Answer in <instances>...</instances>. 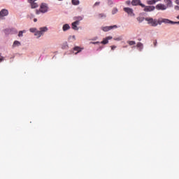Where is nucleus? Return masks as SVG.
I'll use <instances>...</instances> for the list:
<instances>
[{
    "label": "nucleus",
    "mask_w": 179,
    "mask_h": 179,
    "mask_svg": "<svg viewBox=\"0 0 179 179\" xmlns=\"http://www.w3.org/2000/svg\"><path fill=\"white\" fill-rule=\"evenodd\" d=\"M145 20L148 22V24H150L152 27H156L158 24L162 23H166L164 20H167V18H161L159 20L153 19L152 17H145Z\"/></svg>",
    "instance_id": "nucleus-1"
},
{
    "label": "nucleus",
    "mask_w": 179,
    "mask_h": 179,
    "mask_svg": "<svg viewBox=\"0 0 179 179\" xmlns=\"http://www.w3.org/2000/svg\"><path fill=\"white\" fill-rule=\"evenodd\" d=\"M48 12V4L42 3L40 6L39 10H36V13L40 15V13H47Z\"/></svg>",
    "instance_id": "nucleus-2"
},
{
    "label": "nucleus",
    "mask_w": 179,
    "mask_h": 179,
    "mask_svg": "<svg viewBox=\"0 0 179 179\" xmlns=\"http://www.w3.org/2000/svg\"><path fill=\"white\" fill-rule=\"evenodd\" d=\"M40 31H36L34 34V36H36L38 38H40L41 36H43L45 31H48V28L47 27H41Z\"/></svg>",
    "instance_id": "nucleus-3"
},
{
    "label": "nucleus",
    "mask_w": 179,
    "mask_h": 179,
    "mask_svg": "<svg viewBox=\"0 0 179 179\" xmlns=\"http://www.w3.org/2000/svg\"><path fill=\"white\" fill-rule=\"evenodd\" d=\"M8 15H9V11L7 9H2L0 11V20H2L4 16H8Z\"/></svg>",
    "instance_id": "nucleus-4"
},
{
    "label": "nucleus",
    "mask_w": 179,
    "mask_h": 179,
    "mask_svg": "<svg viewBox=\"0 0 179 179\" xmlns=\"http://www.w3.org/2000/svg\"><path fill=\"white\" fill-rule=\"evenodd\" d=\"M131 5L133 6H138L139 5L141 8H145V4L141 3V0H132Z\"/></svg>",
    "instance_id": "nucleus-5"
},
{
    "label": "nucleus",
    "mask_w": 179,
    "mask_h": 179,
    "mask_svg": "<svg viewBox=\"0 0 179 179\" xmlns=\"http://www.w3.org/2000/svg\"><path fill=\"white\" fill-rule=\"evenodd\" d=\"M143 10L144 12H153V10H155V9H156V7L153 6H145Z\"/></svg>",
    "instance_id": "nucleus-6"
},
{
    "label": "nucleus",
    "mask_w": 179,
    "mask_h": 179,
    "mask_svg": "<svg viewBox=\"0 0 179 179\" xmlns=\"http://www.w3.org/2000/svg\"><path fill=\"white\" fill-rule=\"evenodd\" d=\"M155 8L157 10H166L167 9V6L163 3L157 4Z\"/></svg>",
    "instance_id": "nucleus-7"
},
{
    "label": "nucleus",
    "mask_w": 179,
    "mask_h": 179,
    "mask_svg": "<svg viewBox=\"0 0 179 179\" xmlns=\"http://www.w3.org/2000/svg\"><path fill=\"white\" fill-rule=\"evenodd\" d=\"M123 10L126 12V13H127L130 16H135V14H134V10H132V8L126 7L124 8Z\"/></svg>",
    "instance_id": "nucleus-8"
},
{
    "label": "nucleus",
    "mask_w": 179,
    "mask_h": 179,
    "mask_svg": "<svg viewBox=\"0 0 179 179\" xmlns=\"http://www.w3.org/2000/svg\"><path fill=\"white\" fill-rule=\"evenodd\" d=\"M118 27L117 25L109 26V27H102L103 31H110V30H113V29H117Z\"/></svg>",
    "instance_id": "nucleus-9"
},
{
    "label": "nucleus",
    "mask_w": 179,
    "mask_h": 179,
    "mask_svg": "<svg viewBox=\"0 0 179 179\" xmlns=\"http://www.w3.org/2000/svg\"><path fill=\"white\" fill-rule=\"evenodd\" d=\"M165 24H179V21L178 22H174L171 21L169 19L164 20Z\"/></svg>",
    "instance_id": "nucleus-10"
},
{
    "label": "nucleus",
    "mask_w": 179,
    "mask_h": 179,
    "mask_svg": "<svg viewBox=\"0 0 179 179\" xmlns=\"http://www.w3.org/2000/svg\"><path fill=\"white\" fill-rule=\"evenodd\" d=\"M78 24H79V20L75 21L74 22L72 23V29L73 30H78Z\"/></svg>",
    "instance_id": "nucleus-11"
},
{
    "label": "nucleus",
    "mask_w": 179,
    "mask_h": 179,
    "mask_svg": "<svg viewBox=\"0 0 179 179\" xmlns=\"http://www.w3.org/2000/svg\"><path fill=\"white\" fill-rule=\"evenodd\" d=\"M164 2L166 5V8H171L173 6V2L171 0H164Z\"/></svg>",
    "instance_id": "nucleus-12"
},
{
    "label": "nucleus",
    "mask_w": 179,
    "mask_h": 179,
    "mask_svg": "<svg viewBox=\"0 0 179 179\" xmlns=\"http://www.w3.org/2000/svg\"><path fill=\"white\" fill-rule=\"evenodd\" d=\"M158 0H148L147 1L148 5H155Z\"/></svg>",
    "instance_id": "nucleus-13"
},
{
    "label": "nucleus",
    "mask_w": 179,
    "mask_h": 179,
    "mask_svg": "<svg viewBox=\"0 0 179 179\" xmlns=\"http://www.w3.org/2000/svg\"><path fill=\"white\" fill-rule=\"evenodd\" d=\"M21 43L20 42H19V41H15L13 44V48H15V47H19V45H20Z\"/></svg>",
    "instance_id": "nucleus-14"
},
{
    "label": "nucleus",
    "mask_w": 179,
    "mask_h": 179,
    "mask_svg": "<svg viewBox=\"0 0 179 179\" xmlns=\"http://www.w3.org/2000/svg\"><path fill=\"white\" fill-rule=\"evenodd\" d=\"M69 29H71V27L68 24H66L63 26V31H66V30H69Z\"/></svg>",
    "instance_id": "nucleus-15"
},
{
    "label": "nucleus",
    "mask_w": 179,
    "mask_h": 179,
    "mask_svg": "<svg viewBox=\"0 0 179 179\" xmlns=\"http://www.w3.org/2000/svg\"><path fill=\"white\" fill-rule=\"evenodd\" d=\"M72 5L78 6L79 3H80V1L79 0H71Z\"/></svg>",
    "instance_id": "nucleus-16"
},
{
    "label": "nucleus",
    "mask_w": 179,
    "mask_h": 179,
    "mask_svg": "<svg viewBox=\"0 0 179 179\" xmlns=\"http://www.w3.org/2000/svg\"><path fill=\"white\" fill-rule=\"evenodd\" d=\"M23 33H26V30L20 31L18 33V37H23Z\"/></svg>",
    "instance_id": "nucleus-17"
},
{
    "label": "nucleus",
    "mask_w": 179,
    "mask_h": 179,
    "mask_svg": "<svg viewBox=\"0 0 179 179\" xmlns=\"http://www.w3.org/2000/svg\"><path fill=\"white\" fill-rule=\"evenodd\" d=\"M127 43L129 45H135V44H136V43L134 41H128Z\"/></svg>",
    "instance_id": "nucleus-18"
},
{
    "label": "nucleus",
    "mask_w": 179,
    "mask_h": 179,
    "mask_svg": "<svg viewBox=\"0 0 179 179\" xmlns=\"http://www.w3.org/2000/svg\"><path fill=\"white\" fill-rule=\"evenodd\" d=\"M101 43V44H108V40L106 38Z\"/></svg>",
    "instance_id": "nucleus-19"
},
{
    "label": "nucleus",
    "mask_w": 179,
    "mask_h": 179,
    "mask_svg": "<svg viewBox=\"0 0 179 179\" xmlns=\"http://www.w3.org/2000/svg\"><path fill=\"white\" fill-rule=\"evenodd\" d=\"M118 12V9L117 8H114L112 10V15H115Z\"/></svg>",
    "instance_id": "nucleus-20"
},
{
    "label": "nucleus",
    "mask_w": 179,
    "mask_h": 179,
    "mask_svg": "<svg viewBox=\"0 0 179 179\" xmlns=\"http://www.w3.org/2000/svg\"><path fill=\"white\" fill-rule=\"evenodd\" d=\"M137 20H138V22H139V23H142V22L143 20H145V18L138 17H137Z\"/></svg>",
    "instance_id": "nucleus-21"
},
{
    "label": "nucleus",
    "mask_w": 179,
    "mask_h": 179,
    "mask_svg": "<svg viewBox=\"0 0 179 179\" xmlns=\"http://www.w3.org/2000/svg\"><path fill=\"white\" fill-rule=\"evenodd\" d=\"M74 51H77L76 53H78V52H80V51H82V50H80V48H79V47H75L74 48Z\"/></svg>",
    "instance_id": "nucleus-22"
},
{
    "label": "nucleus",
    "mask_w": 179,
    "mask_h": 179,
    "mask_svg": "<svg viewBox=\"0 0 179 179\" xmlns=\"http://www.w3.org/2000/svg\"><path fill=\"white\" fill-rule=\"evenodd\" d=\"M29 31H31V33H36V31H37V29H36V28H30L29 29Z\"/></svg>",
    "instance_id": "nucleus-23"
},
{
    "label": "nucleus",
    "mask_w": 179,
    "mask_h": 179,
    "mask_svg": "<svg viewBox=\"0 0 179 179\" xmlns=\"http://www.w3.org/2000/svg\"><path fill=\"white\" fill-rule=\"evenodd\" d=\"M115 41H121L122 40V37L114 38Z\"/></svg>",
    "instance_id": "nucleus-24"
},
{
    "label": "nucleus",
    "mask_w": 179,
    "mask_h": 179,
    "mask_svg": "<svg viewBox=\"0 0 179 179\" xmlns=\"http://www.w3.org/2000/svg\"><path fill=\"white\" fill-rule=\"evenodd\" d=\"M99 17H106V14H103V13L99 14Z\"/></svg>",
    "instance_id": "nucleus-25"
},
{
    "label": "nucleus",
    "mask_w": 179,
    "mask_h": 179,
    "mask_svg": "<svg viewBox=\"0 0 179 179\" xmlns=\"http://www.w3.org/2000/svg\"><path fill=\"white\" fill-rule=\"evenodd\" d=\"M137 47L138 48L143 47V44H142V43H137Z\"/></svg>",
    "instance_id": "nucleus-26"
},
{
    "label": "nucleus",
    "mask_w": 179,
    "mask_h": 179,
    "mask_svg": "<svg viewBox=\"0 0 179 179\" xmlns=\"http://www.w3.org/2000/svg\"><path fill=\"white\" fill-rule=\"evenodd\" d=\"M99 5H100V2H96V3L94 4V6H99Z\"/></svg>",
    "instance_id": "nucleus-27"
},
{
    "label": "nucleus",
    "mask_w": 179,
    "mask_h": 179,
    "mask_svg": "<svg viewBox=\"0 0 179 179\" xmlns=\"http://www.w3.org/2000/svg\"><path fill=\"white\" fill-rule=\"evenodd\" d=\"M174 9L176 10H179V6H175Z\"/></svg>",
    "instance_id": "nucleus-28"
},
{
    "label": "nucleus",
    "mask_w": 179,
    "mask_h": 179,
    "mask_svg": "<svg viewBox=\"0 0 179 179\" xmlns=\"http://www.w3.org/2000/svg\"><path fill=\"white\" fill-rule=\"evenodd\" d=\"M127 5H131V1L128 0L126 1Z\"/></svg>",
    "instance_id": "nucleus-29"
},
{
    "label": "nucleus",
    "mask_w": 179,
    "mask_h": 179,
    "mask_svg": "<svg viewBox=\"0 0 179 179\" xmlns=\"http://www.w3.org/2000/svg\"><path fill=\"white\" fill-rule=\"evenodd\" d=\"M115 48H117V46H115V45L111 46V50H115Z\"/></svg>",
    "instance_id": "nucleus-30"
},
{
    "label": "nucleus",
    "mask_w": 179,
    "mask_h": 179,
    "mask_svg": "<svg viewBox=\"0 0 179 179\" xmlns=\"http://www.w3.org/2000/svg\"><path fill=\"white\" fill-rule=\"evenodd\" d=\"M1 55L0 54V62H2L3 61V57L1 56Z\"/></svg>",
    "instance_id": "nucleus-31"
},
{
    "label": "nucleus",
    "mask_w": 179,
    "mask_h": 179,
    "mask_svg": "<svg viewBox=\"0 0 179 179\" xmlns=\"http://www.w3.org/2000/svg\"><path fill=\"white\" fill-rule=\"evenodd\" d=\"M106 38L108 39V40L113 39V36H108V37H106Z\"/></svg>",
    "instance_id": "nucleus-32"
},
{
    "label": "nucleus",
    "mask_w": 179,
    "mask_h": 179,
    "mask_svg": "<svg viewBox=\"0 0 179 179\" xmlns=\"http://www.w3.org/2000/svg\"><path fill=\"white\" fill-rule=\"evenodd\" d=\"M175 3H176V5H179V0H176Z\"/></svg>",
    "instance_id": "nucleus-33"
},
{
    "label": "nucleus",
    "mask_w": 179,
    "mask_h": 179,
    "mask_svg": "<svg viewBox=\"0 0 179 179\" xmlns=\"http://www.w3.org/2000/svg\"><path fill=\"white\" fill-rule=\"evenodd\" d=\"M154 45H155V47H156V45H157V41H155L154 42Z\"/></svg>",
    "instance_id": "nucleus-34"
},
{
    "label": "nucleus",
    "mask_w": 179,
    "mask_h": 179,
    "mask_svg": "<svg viewBox=\"0 0 179 179\" xmlns=\"http://www.w3.org/2000/svg\"><path fill=\"white\" fill-rule=\"evenodd\" d=\"M83 19V17H79V20H82Z\"/></svg>",
    "instance_id": "nucleus-35"
},
{
    "label": "nucleus",
    "mask_w": 179,
    "mask_h": 179,
    "mask_svg": "<svg viewBox=\"0 0 179 179\" xmlns=\"http://www.w3.org/2000/svg\"><path fill=\"white\" fill-rule=\"evenodd\" d=\"M34 22H37V19H36V18H34Z\"/></svg>",
    "instance_id": "nucleus-36"
},
{
    "label": "nucleus",
    "mask_w": 179,
    "mask_h": 179,
    "mask_svg": "<svg viewBox=\"0 0 179 179\" xmlns=\"http://www.w3.org/2000/svg\"><path fill=\"white\" fill-rule=\"evenodd\" d=\"M109 3H110V5H111L113 3V1H109Z\"/></svg>",
    "instance_id": "nucleus-37"
},
{
    "label": "nucleus",
    "mask_w": 179,
    "mask_h": 179,
    "mask_svg": "<svg viewBox=\"0 0 179 179\" xmlns=\"http://www.w3.org/2000/svg\"><path fill=\"white\" fill-rule=\"evenodd\" d=\"M93 44H99V42L93 43Z\"/></svg>",
    "instance_id": "nucleus-38"
},
{
    "label": "nucleus",
    "mask_w": 179,
    "mask_h": 179,
    "mask_svg": "<svg viewBox=\"0 0 179 179\" xmlns=\"http://www.w3.org/2000/svg\"><path fill=\"white\" fill-rule=\"evenodd\" d=\"M73 38H75V36H73Z\"/></svg>",
    "instance_id": "nucleus-39"
},
{
    "label": "nucleus",
    "mask_w": 179,
    "mask_h": 179,
    "mask_svg": "<svg viewBox=\"0 0 179 179\" xmlns=\"http://www.w3.org/2000/svg\"><path fill=\"white\" fill-rule=\"evenodd\" d=\"M58 1H62V0H58Z\"/></svg>",
    "instance_id": "nucleus-40"
}]
</instances>
